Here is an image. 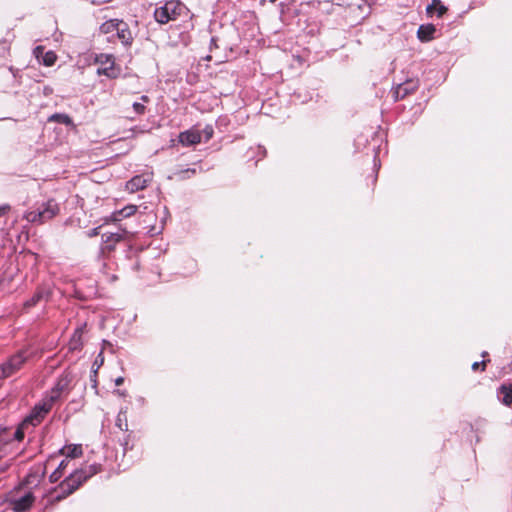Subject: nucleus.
<instances>
[{
	"label": "nucleus",
	"instance_id": "1",
	"mask_svg": "<svg viewBox=\"0 0 512 512\" xmlns=\"http://www.w3.org/2000/svg\"><path fill=\"white\" fill-rule=\"evenodd\" d=\"M99 471V465L92 464L74 471L60 484L61 494L57 496V500H62L68 495L72 494L79 486L95 475Z\"/></svg>",
	"mask_w": 512,
	"mask_h": 512
},
{
	"label": "nucleus",
	"instance_id": "2",
	"mask_svg": "<svg viewBox=\"0 0 512 512\" xmlns=\"http://www.w3.org/2000/svg\"><path fill=\"white\" fill-rule=\"evenodd\" d=\"M35 495L32 489L21 484L17 489L11 492L8 503L14 512H26L35 502Z\"/></svg>",
	"mask_w": 512,
	"mask_h": 512
},
{
	"label": "nucleus",
	"instance_id": "3",
	"mask_svg": "<svg viewBox=\"0 0 512 512\" xmlns=\"http://www.w3.org/2000/svg\"><path fill=\"white\" fill-rule=\"evenodd\" d=\"M59 213V206L55 200L42 203L37 209L25 213L24 218L31 223L43 224Z\"/></svg>",
	"mask_w": 512,
	"mask_h": 512
},
{
	"label": "nucleus",
	"instance_id": "4",
	"mask_svg": "<svg viewBox=\"0 0 512 512\" xmlns=\"http://www.w3.org/2000/svg\"><path fill=\"white\" fill-rule=\"evenodd\" d=\"M186 7L178 0L166 2L163 6L155 9V20L160 24H166L175 20L178 16L186 12Z\"/></svg>",
	"mask_w": 512,
	"mask_h": 512
},
{
	"label": "nucleus",
	"instance_id": "5",
	"mask_svg": "<svg viewBox=\"0 0 512 512\" xmlns=\"http://www.w3.org/2000/svg\"><path fill=\"white\" fill-rule=\"evenodd\" d=\"M53 402H50L48 398H44L39 404H37L30 415L23 420V426H36L45 417V415L52 409Z\"/></svg>",
	"mask_w": 512,
	"mask_h": 512
},
{
	"label": "nucleus",
	"instance_id": "6",
	"mask_svg": "<svg viewBox=\"0 0 512 512\" xmlns=\"http://www.w3.org/2000/svg\"><path fill=\"white\" fill-rule=\"evenodd\" d=\"M27 357L23 352L11 356L0 366V378H8L16 373L25 363Z\"/></svg>",
	"mask_w": 512,
	"mask_h": 512
},
{
	"label": "nucleus",
	"instance_id": "7",
	"mask_svg": "<svg viewBox=\"0 0 512 512\" xmlns=\"http://www.w3.org/2000/svg\"><path fill=\"white\" fill-rule=\"evenodd\" d=\"M98 75H105L108 78H116L119 75V69L115 67L114 58L109 54H100L96 57Z\"/></svg>",
	"mask_w": 512,
	"mask_h": 512
},
{
	"label": "nucleus",
	"instance_id": "8",
	"mask_svg": "<svg viewBox=\"0 0 512 512\" xmlns=\"http://www.w3.org/2000/svg\"><path fill=\"white\" fill-rule=\"evenodd\" d=\"M152 179H153V173L146 172L141 175H137V176L133 177L131 180H129L126 183L125 188L128 192L134 193L139 190L145 189L147 187V185L149 183H151Z\"/></svg>",
	"mask_w": 512,
	"mask_h": 512
},
{
	"label": "nucleus",
	"instance_id": "9",
	"mask_svg": "<svg viewBox=\"0 0 512 512\" xmlns=\"http://www.w3.org/2000/svg\"><path fill=\"white\" fill-rule=\"evenodd\" d=\"M124 237V234L121 232H110L102 234V246L101 253H110L114 250L116 244L120 242Z\"/></svg>",
	"mask_w": 512,
	"mask_h": 512
},
{
	"label": "nucleus",
	"instance_id": "10",
	"mask_svg": "<svg viewBox=\"0 0 512 512\" xmlns=\"http://www.w3.org/2000/svg\"><path fill=\"white\" fill-rule=\"evenodd\" d=\"M201 139L202 133L196 128L189 129L179 134V142L183 146H192L198 144L201 142Z\"/></svg>",
	"mask_w": 512,
	"mask_h": 512
},
{
	"label": "nucleus",
	"instance_id": "11",
	"mask_svg": "<svg viewBox=\"0 0 512 512\" xmlns=\"http://www.w3.org/2000/svg\"><path fill=\"white\" fill-rule=\"evenodd\" d=\"M70 384V379L68 376L61 377L55 386L51 389L50 393L46 396L50 402L55 403L61 396V393L67 390Z\"/></svg>",
	"mask_w": 512,
	"mask_h": 512
},
{
	"label": "nucleus",
	"instance_id": "12",
	"mask_svg": "<svg viewBox=\"0 0 512 512\" xmlns=\"http://www.w3.org/2000/svg\"><path fill=\"white\" fill-rule=\"evenodd\" d=\"M116 34L123 45L128 46L132 43L133 37L128 25L121 21L118 28H116Z\"/></svg>",
	"mask_w": 512,
	"mask_h": 512
},
{
	"label": "nucleus",
	"instance_id": "13",
	"mask_svg": "<svg viewBox=\"0 0 512 512\" xmlns=\"http://www.w3.org/2000/svg\"><path fill=\"white\" fill-rule=\"evenodd\" d=\"M436 28L432 24L421 25L417 31V36L422 42H427L433 39Z\"/></svg>",
	"mask_w": 512,
	"mask_h": 512
},
{
	"label": "nucleus",
	"instance_id": "14",
	"mask_svg": "<svg viewBox=\"0 0 512 512\" xmlns=\"http://www.w3.org/2000/svg\"><path fill=\"white\" fill-rule=\"evenodd\" d=\"M82 446L81 445H76V444H71V445H67V446H64L61 450H60V453L66 457V459H74V458H77L79 456L82 455Z\"/></svg>",
	"mask_w": 512,
	"mask_h": 512
},
{
	"label": "nucleus",
	"instance_id": "15",
	"mask_svg": "<svg viewBox=\"0 0 512 512\" xmlns=\"http://www.w3.org/2000/svg\"><path fill=\"white\" fill-rule=\"evenodd\" d=\"M83 333H84V327H79L74 331V333L69 341V350L70 351L79 350L82 347Z\"/></svg>",
	"mask_w": 512,
	"mask_h": 512
},
{
	"label": "nucleus",
	"instance_id": "16",
	"mask_svg": "<svg viewBox=\"0 0 512 512\" xmlns=\"http://www.w3.org/2000/svg\"><path fill=\"white\" fill-rule=\"evenodd\" d=\"M426 11L430 15L437 13V16L441 17L447 11V8L440 0H432V3L427 6Z\"/></svg>",
	"mask_w": 512,
	"mask_h": 512
},
{
	"label": "nucleus",
	"instance_id": "17",
	"mask_svg": "<svg viewBox=\"0 0 512 512\" xmlns=\"http://www.w3.org/2000/svg\"><path fill=\"white\" fill-rule=\"evenodd\" d=\"M499 396H502L501 401L503 404L509 406L512 404V384L509 386L502 385L499 388Z\"/></svg>",
	"mask_w": 512,
	"mask_h": 512
},
{
	"label": "nucleus",
	"instance_id": "18",
	"mask_svg": "<svg viewBox=\"0 0 512 512\" xmlns=\"http://www.w3.org/2000/svg\"><path fill=\"white\" fill-rule=\"evenodd\" d=\"M122 20L118 19H111L109 21H106L100 26V31L104 34H109L116 32V28L120 25Z\"/></svg>",
	"mask_w": 512,
	"mask_h": 512
},
{
	"label": "nucleus",
	"instance_id": "19",
	"mask_svg": "<svg viewBox=\"0 0 512 512\" xmlns=\"http://www.w3.org/2000/svg\"><path fill=\"white\" fill-rule=\"evenodd\" d=\"M136 210H137L136 205H127L123 209L114 213L115 220H119L121 217H124V218L130 217L131 215H133L136 212Z\"/></svg>",
	"mask_w": 512,
	"mask_h": 512
},
{
	"label": "nucleus",
	"instance_id": "20",
	"mask_svg": "<svg viewBox=\"0 0 512 512\" xmlns=\"http://www.w3.org/2000/svg\"><path fill=\"white\" fill-rule=\"evenodd\" d=\"M56 61V55L49 51V52H46L44 57H43V63L46 65V66H52Z\"/></svg>",
	"mask_w": 512,
	"mask_h": 512
},
{
	"label": "nucleus",
	"instance_id": "21",
	"mask_svg": "<svg viewBox=\"0 0 512 512\" xmlns=\"http://www.w3.org/2000/svg\"><path fill=\"white\" fill-rule=\"evenodd\" d=\"M43 295H44V293H43V292H41V291L37 292L36 294H34V296H33L30 300H28V301L26 302V304H25V305H26L27 307H31V306L36 305V304L40 301V299H42V298H43Z\"/></svg>",
	"mask_w": 512,
	"mask_h": 512
},
{
	"label": "nucleus",
	"instance_id": "22",
	"mask_svg": "<svg viewBox=\"0 0 512 512\" xmlns=\"http://www.w3.org/2000/svg\"><path fill=\"white\" fill-rule=\"evenodd\" d=\"M51 120H57L59 122L65 123V124L70 123V118L64 114H55L51 117Z\"/></svg>",
	"mask_w": 512,
	"mask_h": 512
},
{
	"label": "nucleus",
	"instance_id": "23",
	"mask_svg": "<svg viewBox=\"0 0 512 512\" xmlns=\"http://www.w3.org/2000/svg\"><path fill=\"white\" fill-rule=\"evenodd\" d=\"M28 428V426H23V423L18 427L15 432V439L21 441L24 438V430Z\"/></svg>",
	"mask_w": 512,
	"mask_h": 512
},
{
	"label": "nucleus",
	"instance_id": "24",
	"mask_svg": "<svg viewBox=\"0 0 512 512\" xmlns=\"http://www.w3.org/2000/svg\"><path fill=\"white\" fill-rule=\"evenodd\" d=\"M133 109L135 113L141 115L145 112V106L143 103L135 102L133 103Z\"/></svg>",
	"mask_w": 512,
	"mask_h": 512
},
{
	"label": "nucleus",
	"instance_id": "25",
	"mask_svg": "<svg viewBox=\"0 0 512 512\" xmlns=\"http://www.w3.org/2000/svg\"><path fill=\"white\" fill-rule=\"evenodd\" d=\"M202 133L205 136V140L208 141L213 136V128L211 126H206Z\"/></svg>",
	"mask_w": 512,
	"mask_h": 512
},
{
	"label": "nucleus",
	"instance_id": "26",
	"mask_svg": "<svg viewBox=\"0 0 512 512\" xmlns=\"http://www.w3.org/2000/svg\"><path fill=\"white\" fill-rule=\"evenodd\" d=\"M407 93L406 88H404L402 85H399L395 91L396 98L404 97Z\"/></svg>",
	"mask_w": 512,
	"mask_h": 512
},
{
	"label": "nucleus",
	"instance_id": "27",
	"mask_svg": "<svg viewBox=\"0 0 512 512\" xmlns=\"http://www.w3.org/2000/svg\"><path fill=\"white\" fill-rule=\"evenodd\" d=\"M62 476V473L59 471V469H56L51 475H50V481L51 482H57Z\"/></svg>",
	"mask_w": 512,
	"mask_h": 512
},
{
	"label": "nucleus",
	"instance_id": "28",
	"mask_svg": "<svg viewBox=\"0 0 512 512\" xmlns=\"http://www.w3.org/2000/svg\"><path fill=\"white\" fill-rule=\"evenodd\" d=\"M103 362H104V358H103V356H102V353H100V354L97 356V358H96V360H95V362H94V364H93V367H96L95 372H96V371H97V369H98V368L103 364Z\"/></svg>",
	"mask_w": 512,
	"mask_h": 512
},
{
	"label": "nucleus",
	"instance_id": "29",
	"mask_svg": "<svg viewBox=\"0 0 512 512\" xmlns=\"http://www.w3.org/2000/svg\"><path fill=\"white\" fill-rule=\"evenodd\" d=\"M190 174H195V169H187L181 172L182 178L190 177Z\"/></svg>",
	"mask_w": 512,
	"mask_h": 512
},
{
	"label": "nucleus",
	"instance_id": "30",
	"mask_svg": "<svg viewBox=\"0 0 512 512\" xmlns=\"http://www.w3.org/2000/svg\"><path fill=\"white\" fill-rule=\"evenodd\" d=\"M485 365H486L485 361H483L481 363L480 362H474L473 365H472V369L476 371L480 366H482V369H484Z\"/></svg>",
	"mask_w": 512,
	"mask_h": 512
},
{
	"label": "nucleus",
	"instance_id": "31",
	"mask_svg": "<svg viewBox=\"0 0 512 512\" xmlns=\"http://www.w3.org/2000/svg\"><path fill=\"white\" fill-rule=\"evenodd\" d=\"M68 465V460H63L59 466L57 467V469H59V471L63 474V471L64 469L66 468V466Z\"/></svg>",
	"mask_w": 512,
	"mask_h": 512
},
{
	"label": "nucleus",
	"instance_id": "32",
	"mask_svg": "<svg viewBox=\"0 0 512 512\" xmlns=\"http://www.w3.org/2000/svg\"><path fill=\"white\" fill-rule=\"evenodd\" d=\"M43 48L41 46H37L35 49H34V54L37 58L40 57L41 54H43Z\"/></svg>",
	"mask_w": 512,
	"mask_h": 512
},
{
	"label": "nucleus",
	"instance_id": "33",
	"mask_svg": "<svg viewBox=\"0 0 512 512\" xmlns=\"http://www.w3.org/2000/svg\"><path fill=\"white\" fill-rule=\"evenodd\" d=\"M124 383V378L123 377H118L115 379V385L116 386H120Z\"/></svg>",
	"mask_w": 512,
	"mask_h": 512
},
{
	"label": "nucleus",
	"instance_id": "34",
	"mask_svg": "<svg viewBox=\"0 0 512 512\" xmlns=\"http://www.w3.org/2000/svg\"><path fill=\"white\" fill-rule=\"evenodd\" d=\"M141 100H142L144 103H147V102L149 101V98H148V96L143 95V96L141 97Z\"/></svg>",
	"mask_w": 512,
	"mask_h": 512
},
{
	"label": "nucleus",
	"instance_id": "35",
	"mask_svg": "<svg viewBox=\"0 0 512 512\" xmlns=\"http://www.w3.org/2000/svg\"><path fill=\"white\" fill-rule=\"evenodd\" d=\"M4 211H5L4 208H0V216L4 214Z\"/></svg>",
	"mask_w": 512,
	"mask_h": 512
},
{
	"label": "nucleus",
	"instance_id": "36",
	"mask_svg": "<svg viewBox=\"0 0 512 512\" xmlns=\"http://www.w3.org/2000/svg\"><path fill=\"white\" fill-rule=\"evenodd\" d=\"M118 421H119L118 427H121L122 421H121L120 416L118 417Z\"/></svg>",
	"mask_w": 512,
	"mask_h": 512
},
{
	"label": "nucleus",
	"instance_id": "37",
	"mask_svg": "<svg viewBox=\"0 0 512 512\" xmlns=\"http://www.w3.org/2000/svg\"><path fill=\"white\" fill-rule=\"evenodd\" d=\"M118 421H119L118 427H121L122 421H121L120 416L118 417Z\"/></svg>",
	"mask_w": 512,
	"mask_h": 512
},
{
	"label": "nucleus",
	"instance_id": "38",
	"mask_svg": "<svg viewBox=\"0 0 512 512\" xmlns=\"http://www.w3.org/2000/svg\"><path fill=\"white\" fill-rule=\"evenodd\" d=\"M118 421H119L118 427H121L122 421H121L120 416L118 417Z\"/></svg>",
	"mask_w": 512,
	"mask_h": 512
}]
</instances>
